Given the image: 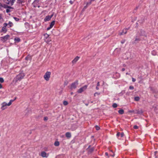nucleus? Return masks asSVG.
<instances>
[{"instance_id":"1","label":"nucleus","mask_w":158,"mask_h":158,"mask_svg":"<svg viewBox=\"0 0 158 158\" xmlns=\"http://www.w3.org/2000/svg\"><path fill=\"white\" fill-rule=\"evenodd\" d=\"M25 75L23 73H20L17 75L15 78V82H17L18 81H20L24 77Z\"/></svg>"},{"instance_id":"2","label":"nucleus","mask_w":158,"mask_h":158,"mask_svg":"<svg viewBox=\"0 0 158 158\" xmlns=\"http://www.w3.org/2000/svg\"><path fill=\"white\" fill-rule=\"evenodd\" d=\"M14 101V100H10V102L8 103L7 104L6 102H3L2 104V107H1V109L2 110H4L5 109H6V106H10L12 102Z\"/></svg>"},{"instance_id":"3","label":"nucleus","mask_w":158,"mask_h":158,"mask_svg":"<svg viewBox=\"0 0 158 158\" xmlns=\"http://www.w3.org/2000/svg\"><path fill=\"white\" fill-rule=\"evenodd\" d=\"M51 73L49 72H47L45 74L44 76V79L47 81H48L50 77V75Z\"/></svg>"},{"instance_id":"4","label":"nucleus","mask_w":158,"mask_h":158,"mask_svg":"<svg viewBox=\"0 0 158 158\" xmlns=\"http://www.w3.org/2000/svg\"><path fill=\"white\" fill-rule=\"evenodd\" d=\"M15 1V0H4V2L8 5L12 6Z\"/></svg>"},{"instance_id":"5","label":"nucleus","mask_w":158,"mask_h":158,"mask_svg":"<svg viewBox=\"0 0 158 158\" xmlns=\"http://www.w3.org/2000/svg\"><path fill=\"white\" fill-rule=\"evenodd\" d=\"M10 37V35H7L5 36L1 37V39L2 41L5 42L8 40Z\"/></svg>"},{"instance_id":"6","label":"nucleus","mask_w":158,"mask_h":158,"mask_svg":"<svg viewBox=\"0 0 158 158\" xmlns=\"http://www.w3.org/2000/svg\"><path fill=\"white\" fill-rule=\"evenodd\" d=\"M87 87V85H85L84 86H83L80 89H79L78 91L77 92L78 93H81L84 91H85V90L86 89Z\"/></svg>"},{"instance_id":"7","label":"nucleus","mask_w":158,"mask_h":158,"mask_svg":"<svg viewBox=\"0 0 158 158\" xmlns=\"http://www.w3.org/2000/svg\"><path fill=\"white\" fill-rule=\"evenodd\" d=\"M94 150V147H90V145H89L88 148L87 149V150L88 151V154H91V153Z\"/></svg>"},{"instance_id":"8","label":"nucleus","mask_w":158,"mask_h":158,"mask_svg":"<svg viewBox=\"0 0 158 158\" xmlns=\"http://www.w3.org/2000/svg\"><path fill=\"white\" fill-rule=\"evenodd\" d=\"M78 84V81H76L72 83L71 85V88L72 89L76 88Z\"/></svg>"},{"instance_id":"9","label":"nucleus","mask_w":158,"mask_h":158,"mask_svg":"<svg viewBox=\"0 0 158 158\" xmlns=\"http://www.w3.org/2000/svg\"><path fill=\"white\" fill-rule=\"evenodd\" d=\"M129 29V28H126L125 29L123 30L122 32H119V35H122L124 34H125L127 33V31Z\"/></svg>"},{"instance_id":"10","label":"nucleus","mask_w":158,"mask_h":158,"mask_svg":"<svg viewBox=\"0 0 158 158\" xmlns=\"http://www.w3.org/2000/svg\"><path fill=\"white\" fill-rule=\"evenodd\" d=\"M7 25V24L6 23H5L3 24V27L2 28V31L6 32L7 31L6 27Z\"/></svg>"},{"instance_id":"11","label":"nucleus","mask_w":158,"mask_h":158,"mask_svg":"<svg viewBox=\"0 0 158 158\" xmlns=\"http://www.w3.org/2000/svg\"><path fill=\"white\" fill-rule=\"evenodd\" d=\"M55 21H52L51 23V24H50V26L49 27H48V28H47V30H49L50 29H51V28H52V27H53V26L55 24Z\"/></svg>"},{"instance_id":"12","label":"nucleus","mask_w":158,"mask_h":158,"mask_svg":"<svg viewBox=\"0 0 158 158\" xmlns=\"http://www.w3.org/2000/svg\"><path fill=\"white\" fill-rule=\"evenodd\" d=\"M140 35L142 36H144L145 37H146L147 35L145 33V31L142 30H140Z\"/></svg>"},{"instance_id":"13","label":"nucleus","mask_w":158,"mask_h":158,"mask_svg":"<svg viewBox=\"0 0 158 158\" xmlns=\"http://www.w3.org/2000/svg\"><path fill=\"white\" fill-rule=\"evenodd\" d=\"M79 57H78V56H76L74 58V59L73 60V61H72V63L73 64L75 63L77 61L79 60Z\"/></svg>"},{"instance_id":"14","label":"nucleus","mask_w":158,"mask_h":158,"mask_svg":"<svg viewBox=\"0 0 158 158\" xmlns=\"http://www.w3.org/2000/svg\"><path fill=\"white\" fill-rule=\"evenodd\" d=\"M141 40V39L140 38H137L136 37L134 42H133V44H136L138 43L139 41Z\"/></svg>"},{"instance_id":"15","label":"nucleus","mask_w":158,"mask_h":158,"mask_svg":"<svg viewBox=\"0 0 158 158\" xmlns=\"http://www.w3.org/2000/svg\"><path fill=\"white\" fill-rule=\"evenodd\" d=\"M143 113V111L141 110H135V113L137 114H142Z\"/></svg>"},{"instance_id":"16","label":"nucleus","mask_w":158,"mask_h":158,"mask_svg":"<svg viewBox=\"0 0 158 158\" xmlns=\"http://www.w3.org/2000/svg\"><path fill=\"white\" fill-rule=\"evenodd\" d=\"M47 154L45 152H42L41 153V156L43 157H47V156H46Z\"/></svg>"},{"instance_id":"17","label":"nucleus","mask_w":158,"mask_h":158,"mask_svg":"<svg viewBox=\"0 0 158 158\" xmlns=\"http://www.w3.org/2000/svg\"><path fill=\"white\" fill-rule=\"evenodd\" d=\"M65 136L66 137L68 138H70L71 137V135L70 133L69 132H67L65 134Z\"/></svg>"},{"instance_id":"18","label":"nucleus","mask_w":158,"mask_h":158,"mask_svg":"<svg viewBox=\"0 0 158 158\" xmlns=\"http://www.w3.org/2000/svg\"><path fill=\"white\" fill-rule=\"evenodd\" d=\"M51 19V17H50V16L48 15L46 16L45 18L44 19V21H49L50 19Z\"/></svg>"},{"instance_id":"19","label":"nucleus","mask_w":158,"mask_h":158,"mask_svg":"<svg viewBox=\"0 0 158 158\" xmlns=\"http://www.w3.org/2000/svg\"><path fill=\"white\" fill-rule=\"evenodd\" d=\"M14 40L15 42H19L20 41V39L19 38L16 37L15 38Z\"/></svg>"},{"instance_id":"20","label":"nucleus","mask_w":158,"mask_h":158,"mask_svg":"<svg viewBox=\"0 0 158 158\" xmlns=\"http://www.w3.org/2000/svg\"><path fill=\"white\" fill-rule=\"evenodd\" d=\"M118 112L120 114H122L124 113V111L123 109H121L118 111Z\"/></svg>"},{"instance_id":"21","label":"nucleus","mask_w":158,"mask_h":158,"mask_svg":"<svg viewBox=\"0 0 158 158\" xmlns=\"http://www.w3.org/2000/svg\"><path fill=\"white\" fill-rule=\"evenodd\" d=\"M139 97H135L134 98V100L135 101H138L139 100Z\"/></svg>"},{"instance_id":"22","label":"nucleus","mask_w":158,"mask_h":158,"mask_svg":"<svg viewBox=\"0 0 158 158\" xmlns=\"http://www.w3.org/2000/svg\"><path fill=\"white\" fill-rule=\"evenodd\" d=\"M54 145L56 146H58L59 145V142L58 141H56L54 143Z\"/></svg>"},{"instance_id":"23","label":"nucleus","mask_w":158,"mask_h":158,"mask_svg":"<svg viewBox=\"0 0 158 158\" xmlns=\"http://www.w3.org/2000/svg\"><path fill=\"white\" fill-rule=\"evenodd\" d=\"M7 25L9 26V27H11L13 26V24L10 21Z\"/></svg>"},{"instance_id":"24","label":"nucleus","mask_w":158,"mask_h":158,"mask_svg":"<svg viewBox=\"0 0 158 158\" xmlns=\"http://www.w3.org/2000/svg\"><path fill=\"white\" fill-rule=\"evenodd\" d=\"M112 106L114 108H116L117 106V105L116 103H114L113 104Z\"/></svg>"},{"instance_id":"25","label":"nucleus","mask_w":158,"mask_h":158,"mask_svg":"<svg viewBox=\"0 0 158 158\" xmlns=\"http://www.w3.org/2000/svg\"><path fill=\"white\" fill-rule=\"evenodd\" d=\"M100 94V93L96 92L94 94V96L95 97L96 95H99Z\"/></svg>"},{"instance_id":"26","label":"nucleus","mask_w":158,"mask_h":158,"mask_svg":"<svg viewBox=\"0 0 158 158\" xmlns=\"http://www.w3.org/2000/svg\"><path fill=\"white\" fill-rule=\"evenodd\" d=\"M44 36L45 38H46V39H47V38H48V37H49V35L47 34H44Z\"/></svg>"},{"instance_id":"27","label":"nucleus","mask_w":158,"mask_h":158,"mask_svg":"<svg viewBox=\"0 0 158 158\" xmlns=\"http://www.w3.org/2000/svg\"><path fill=\"white\" fill-rule=\"evenodd\" d=\"M4 80L3 78L2 77L0 78V82L2 83L4 82Z\"/></svg>"},{"instance_id":"28","label":"nucleus","mask_w":158,"mask_h":158,"mask_svg":"<svg viewBox=\"0 0 158 158\" xmlns=\"http://www.w3.org/2000/svg\"><path fill=\"white\" fill-rule=\"evenodd\" d=\"M68 104V102L67 101H64L63 102V104L65 105V106H66Z\"/></svg>"},{"instance_id":"29","label":"nucleus","mask_w":158,"mask_h":158,"mask_svg":"<svg viewBox=\"0 0 158 158\" xmlns=\"http://www.w3.org/2000/svg\"><path fill=\"white\" fill-rule=\"evenodd\" d=\"M23 2L22 0H17V2L19 3H22Z\"/></svg>"},{"instance_id":"30","label":"nucleus","mask_w":158,"mask_h":158,"mask_svg":"<svg viewBox=\"0 0 158 158\" xmlns=\"http://www.w3.org/2000/svg\"><path fill=\"white\" fill-rule=\"evenodd\" d=\"M95 128L97 130H98L100 129V127L97 125H96L95 126Z\"/></svg>"},{"instance_id":"31","label":"nucleus","mask_w":158,"mask_h":158,"mask_svg":"<svg viewBox=\"0 0 158 158\" xmlns=\"http://www.w3.org/2000/svg\"><path fill=\"white\" fill-rule=\"evenodd\" d=\"M128 112L129 113H135V110H129L128 111Z\"/></svg>"},{"instance_id":"32","label":"nucleus","mask_w":158,"mask_h":158,"mask_svg":"<svg viewBox=\"0 0 158 158\" xmlns=\"http://www.w3.org/2000/svg\"><path fill=\"white\" fill-rule=\"evenodd\" d=\"M14 19L16 21H19V19L17 18L14 17Z\"/></svg>"},{"instance_id":"33","label":"nucleus","mask_w":158,"mask_h":158,"mask_svg":"<svg viewBox=\"0 0 158 158\" xmlns=\"http://www.w3.org/2000/svg\"><path fill=\"white\" fill-rule=\"evenodd\" d=\"M133 128L135 129H138V127L137 125H135L134 126Z\"/></svg>"},{"instance_id":"34","label":"nucleus","mask_w":158,"mask_h":158,"mask_svg":"<svg viewBox=\"0 0 158 158\" xmlns=\"http://www.w3.org/2000/svg\"><path fill=\"white\" fill-rule=\"evenodd\" d=\"M50 41H51L50 40H48V39L47 40H45V41L47 43H48Z\"/></svg>"},{"instance_id":"35","label":"nucleus","mask_w":158,"mask_h":158,"mask_svg":"<svg viewBox=\"0 0 158 158\" xmlns=\"http://www.w3.org/2000/svg\"><path fill=\"white\" fill-rule=\"evenodd\" d=\"M48 119V118L47 117H44V120L45 121H46Z\"/></svg>"},{"instance_id":"36","label":"nucleus","mask_w":158,"mask_h":158,"mask_svg":"<svg viewBox=\"0 0 158 158\" xmlns=\"http://www.w3.org/2000/svg\"><path fill=\"white\" fill-rule=\"evenodd\" d=\"M91 3V1H90L89 2H87L86 3V5L88 6L90 5Z\"/></svg>"},{"instance_id":"37","label":"nucleus","mask_w":158,"mask_h":158,"mask_svg":"<svg viewBox=\"0 0 158 158\" xmlns=\"http://www.w3.org/2000/svg\"><path fill=\"white\" fill-rule=\"evenodd\" d=\"M10 11V9H6V12L7 13L9 12Z\"/></svg>"},{"instance_id":"38","label":"nucleus","mask_w":158,"mask_h":158,"mask_svg":"<svg viewBox=\"0 0 158 158\" xmlns=\"http://www.w3.org/2000/svg\"><path fill=\"white\" fill-rule=\"evenodd\" d=\"M129 88L130 89H134V87L133 86H130Z\"/></svg>"},{"instance_id":"39","label":"nucleus","mask_w":158,"mask_h":158,"mask_svg":"<svg viewBox=\"0 0 158 158\" xmlns=\"http://www.w3.org/2000/svg\"><path fill=\"white\" fill-rule=\"evenodd\" d=\"M124 133L123 132H122L120 134V135H121V137H122L123 136H124Z\"/></svg>"},{"instance_id":"40","label":"nucleus","mask_w":158,"mask_h":158,"mask_svg":"<svg viewBox=\"0 0 158 158\" xmlns=\"http://www.w3.org/2000/svg\"><path fill=\"white\" fill-rule=\"evenodd\" d=\"M4 6H3L2 4L1 3H0V9L1 8L3 7Z\"/></svg>"},{"instance_id":"41","label":"nucleus","mask_w":158,"mask_h":158,"mask_svg":"<svg viewBox=\"0 0 158 158\" xmlns=\"http://www.w3.org/2000/svg\"><path fill=\"white\" fill-rule=\"evenodd\" d=\"M30 58V57H29L28 56L26 57V58H25V59L27 60L29 59V58Z\"/></svg>"},{"instance_id":"42","label":"nucleus","mask_w":158,"mask_h":158,"mask_svg":"<svg viewBox=\"0 0 158 158\" xmlns=\"http://www.w3.org/2000/svg\"><path fill=\"white\" fill-rule=\"evenodd\" d=\"M135 81H136V80L135 79L133 78H132V81L133 82H134Z\"/></svg>"},{"instance_id":"43","label":"nucleus","mask_w":158,"mask_h":158,"mask_svg":"<svg viewBox=\"0 0 158 158\" xmlns=\"http://www.w3.org/2000/svg\"><path fill=\"white\" fill-rule=\"evenodd\" d=\"M125 42V40H122L121 41V43L122 44H123Z\"/></svg>"},{"instance_id":"44","label":"nucleus","mask_w":158,"mask_h":158,"mask_svg":"<svg viewBox=\"0 0 158 158\" xmlns=\"http://www.w3.org/2000/svg\"><path fill=\"white\" fill-rule=\"evenodd\" d=\"M120 135V133L119 132L117 133V135H116L117 136H119Z\"/></svg>"},{"instance_id":"45","label":"nucleus","mask_w":158,"mask_h":158,"mask_svg":"<svg viewBox=\"0 0 158 158\" xmlns=\"http://www.w3.org/2000/svg\"><path fill=\"white\" fill-rule=\"evenodd\" d=\"M2 18L1 16L0 15V22H2Z\"/></svg>"},{"instance_id":"46","label":"nucleus","mask_w":158,"mask_h":158,"mask_svg":"<svg viewBox=\"0 0 158 158\" xmlns=\"http://www.w3.org/2000/svg\"><path fill=\"white\" fill-rule=\"evenodd\" d=\"M99 85H100L99 82H98L97 83V86H99Z\"/></svg>"},{"instance_id":"47","label":"nucleus","mask_w":158,"mask_h":158,"mask_svg":"<svg viewBox=\"0 0 158 158\" xmlns=\"http://www.w3.org/2000/svg\"><path fill=\"white\" fill-rule=\"evenodd\" d=\"M114 155H115V154L114 153H113V155L111 154H110V156H113V157H114Z\"/></svg>"},{"instance_id":"48","label":"nucleus","mask_w":158,"mask_h":158,"mask_svg":"<svg viewBox=\"0 0 158 158\" xmlns=\"http://www.w3.org/2000/svg\"><path fill=\"white\" fill-rule=\"evenodd\" d=\"M69 2L70 3V4H72L73 3V1H71H71H69Z\"/></svg>"},{"instance_id":"49","label":"nucleus","mask_w":158,"mask_h":158,"mask_svg":"<svg viewBox=\"0 0 158 158\" xmlns=\"http://www.w3.org/2000/svg\"><path fill=\"white\" fill-rule=\"evenodd\" d=\"M105 155L106 156H107L108 157H109V156H108V154L107 152H106L105 153Z\"/></svg>"},{"instance_id":"50","label":"nucleus","mask_w":158,"mask_h":158,"mask_svg":"<svg viewBox=\"0 0 158 158\" xmlns=\"http://www.w3.org/2000/svg\"><path fill=\"white\" fill-rule=\"evenodd\" d=\"M125 70V69L124 68H123L122 69V71H124Z\"/></svg>"},{"instance_id":"51","label":"nucleus","mask_w":158,"mask_h":158,"mask_svg":"<svg viewBox=\"0 0 158 158\" xmlns=\"http://www.w3.org/2000/svg\"><path fill=\"white\" fill-rule=\"evenodd\" d=\"M96 89H97V90H98L99 89V88H98V86H97L96 87Z\"/></svg>"},{"instance_id":"52","label":"nucleus","mask_w":158,"mask_h":158,"mask_svg":"<svg viewBox=\"0 0 158 158\" xmlns=\"http://www.w3.org/2000/svg\"><path fill=\"white\" fill-rule=\"evenodd\" d=\"M2 88V85L1 84H0V89H1Z\"/></svg>"},{"instance_id":"53","label":"nucleus","mask_w":158,"mask_h":158,"mask_svg":"<svg viewBox=\"0 0 158 158\" xmlns=\"http://www.w3.org/2000/svg\"><path fill=\"white\" fill-rule=\"evenodd\" d=\"M7 7L10 9L12 8V7L10 6H7Z\"/></svg>"},{"instance_id":"54","label":"nucleus","mask_w":158,"mask_h":158,"mask_svg":"<svg viewBox=\"0 0 158 158\" xmlns=\"http://www.w3.org/2000/svg\"><path fill=\"white\" fill-rule=\"evenodd\" d=\"M53 14H52L50 16V17H51V18L53 16Z\"/></svg>"},{"instance_id":"55","label":"nucleus","mask_w":158,"mask_h":158,"mask_svg":"<svg viewBox=\"0 0 158 158\" xmlns=\"http://www.w3.org/2000/svg\"><path fill=\"white\" fill-rule=\"evenodd\" d=\"M157 151H155V152H154V154H155V155H156V153H157Z\"/></svg>"},{"instance_id":"56","label":"nucleus","mask_w":158,"mask_h":158,"mask_svg":"<svg viewBox=\"0 0 158 158\" xmlns=\"http://www.w3.org/2000/svg\"><path fill=\"white\" fill-rule=\"evenodd\" d=\"M87 6H88L86 5V6H85L84 8L85 9L87 7Z\"/></svg>"},{"instance_id":"57","label":"nucleus","mask_w":158,"mask_h":158,"mask_svg":"<svg viewBox=\"0 0 158 158\" xmlns=\"http://www.w3.org/2000/svg\"><path fill=\"white\" fill-rule=\"evenodd\" d=\"M85 105H86V106H88V103H86V104H85Z\"/></svg>"},{"instance_id":"58","label":"nucleus","mask_w":158,"mask_h":158,"mask_svg":"<svg viewBox=\"0 0 158 158\" xmlns=\"http://www.w3.org/2000/svg\"><path fill=\"white\" fill-rule=\"evenodd\" d=\"M126 75H129V74L128 73H126Z\"/></svg>"},{"instance_id":"59","label":"nucleus","mask_w":158,"mask_h":158,"mask_svg":"<svg viewBox=\"0 0 158 158\" xmlns=\"http://www.w3.org/2000/svg\"><path fill=\"white\" fill-rule=\"evenodd\" d=\"M16 99V97H15V99H14V100H14V101Z\"/></svg>"},{"instance_id":"60","label":"nucleus","mask_w":158,"mask_h":158,"mask_svg":"<svg viewBox=\"0 0 158 158\" xmlns=\"http://www.w3.org/2000/svg\"><path fill=\"white\" fill-rule=\"evenodd\" d=\"M110 152H112L113 153V151H112V150H110Z\"/></svg>"},{"instance_id":"61","label":"nucleus","mask_w":158,"mask_h":158,"mask_svg":"<svg viewBox=\"0 0 158 158\" xmlns=\"http://www.w3.org/2000/svg\"><path fill=\"white\" fill-rule=\"evenodd\" d=\"M94 0H90V1H91V2L92 1H94Z\"/></svg>"},{"instance_id":"62","label":"nucleus","mask_w":158,"mask_h":158,"mask_svg":"<svg viewBox=\"0 0 158 158\" xmlns=\"http://www.w3.org/2000/svg\"><path fill=\"white\" fill-rule=\"evenodd\" d=\"M137 9V7H136V9Z\"/></svg>"}]
</instances>
